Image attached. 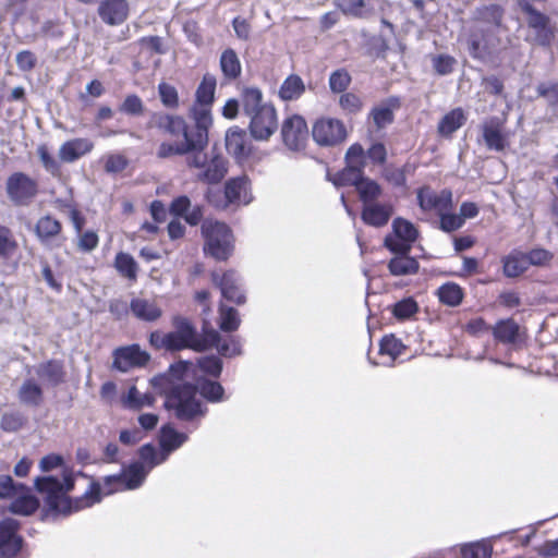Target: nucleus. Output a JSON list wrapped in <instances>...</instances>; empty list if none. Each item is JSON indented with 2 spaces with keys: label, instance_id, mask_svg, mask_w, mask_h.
Segmentation results:
<instances>
[{
  "label": "nucleus",
  "instance_id": "1",
  "mask_svg": "<svg viewBox=\"0 0 558 558\" xmlns=\"http://www.w3.org/2000/svg\"><path fill=\"white\" fill-rule=\"evenodd\" d=\"M34 485L39 493L46 494L43 520L68 517L99 504L105 496L124 490L119 474L92 481L88 489L75 498L66 496L74 488V477L69 472H63L62 478L52 475L39 476Z\"/></svg>",
  "mask_w": 558,
  "mask_h": 558
},
{
  "label": "nucleus",
  "instance_id": "2",
  "mask_svg": "<svg viewBox=\"0 0 558 558\" xmlns=\"http://www.w3.org/2000/svg\"><path fill=\"white\" fill-rule=\"evenodd\" d=\"M189 117L193 121L187 124L180 117L163 112H156L151 116V123L162 132L178 137L181 141L162 142L157 149V157L169 159L174 156H185L191 150L206 148L209 142V118L207 111L197 108H190Z\"/></svg>",
  "mask_w": 558,
  "mask_h": 558
},
{
  "label": "nucleus",
  "instance_id": "3",
  "mask_svg": "<svg viewBox=\"0 0 558 558\" xmlns=\"http://www.w3.org/2000/svg\"><path fill=\"white\" fill-rule=\"evenodd\" d=\"M163 407L172 412L178 421L192 423L195 428L208 412V408L197 397V387L192 383H179L173 387Z\"/></svg>",
  "mask_w": 558,
  "mask_h": 558
},
{
  "label": "nucleus",
  "instance_id": "4",
  "mask_svg": "<svg viewBox=\"0 0 558 558\" xmlns=\"http://www.w3.org/2000/svg\"><path fill=\"white\" fill-rule=\"evenodd\" d=\"M174 328L169 331L173 336V344L175 351L191 349L196 352H204L210 349V345L219 339V332L214 328L203 326L202 333L199 335L196 327L192 322L181 315H174L171 319Z\"/></svg>",
  "mask_w": 558,
  "mask_h": 558
},
{
  "label": "nucleus",
  "instance_id": "5",
  "mask_svg": "<svg viewBox=\"0 0 558 558\" xmlns=\"http://www.w3.org/2000/svg\"><path fill=\"white\" fill-rule=\"evenodd\" d=\"M206 148L191 150L186 156V165L190 168H196L199 172L196 174L198 181L207 184L219 183L228 172L227 159L216 150L209 154Z\"/></svg>",
  "mask_w": 558,
  "mask_h": 558
},
{
  "label": "nucleus",
  "instance_id": "6",
  "mask_svg": "<svg viewBox=\"0 0 558 558\" xmlns=\"http://www.w3.org/2000/svg\"><path fill=\"white\" fill-rule=\"evenodd\" d=\"M201 230L205 239L204 251L206 254L217 260H227L232 255L233 235L225 222L205 219Z\"/></svg>",
  "mask_w": 558,
  "mask_h": 558
},
{
  "label": "nucleus",
  "instance_id": "7",
  "mask_svg": "<svg viewBox=\"0 0 558 558\" xmlns=\"http://www.w3.org/2000/svg\"><path fill=\"white\" fill-rule=\"evenodd\" d=\"M478 34H472L469 40V52L473 59L488 63L495 60L506 48L498 36V29L481 28Z\"/></svg>",
  "mask_w": 558,
  "mask_h": 558
},
{
  "label": "nucleus",
  "instance_id": "8",
  "mask_svg": "<svg viewBox=\"0 0 558 558\" xmlns=\"http://www.w3.org/2000/svg\"><path fill=\"white\" fill-rule=\"evenodd\" d=\"M519 7L526 16L527 26L534 32L532 41L541 47H550L555 32L549 16L535 9L527 0H519Z\"/></svg>",
  "mask_w": 558,
  "mask_h": 558
},
{
  "label": "nucleus",
  "instance_id": "9",
  "mask_svg": "<svg viewBox=\"0 0 558 558\" xmlns=\"http://www.w3.org/2000/svg\"><path fill=\"white\" fill-rule=\"evenodd\" d=\"M5 192L15 206H27L38 194V183L24 172H14L7 179Z\"/></svg>",
  "mask_w": 558,
  "mask_h": 558
},
{
  "label": "nucleus",
  "instance_id": "10",
  "mask_svg": "<svg viewBox=\"0 0 558 558\" xmlns=\"http://www.w3.org/2000/svg\"><path fill=\"white\" fill-rule=\"evenodd\" d=\"M315 143L323 147H333L343 143L348 137L344 123L336 118H320L312 128Z\"/></svg>",
  "mask_w": 558,
  "mask_h": 558
},
{
  "label": "nucleus",
  "instance_id": "11",
  "mask_svg": "<svg viewBox=\"0 0 558 558\" xmlns=\"http://www.w3.org/2000/svg\"><path fill=\"white\" fill-rule=\"evenodd\" d=\"M392 233L384 239V245L389 251L411 252L413 243L418 238V230L415 226L401 217L393 219Z\"/></svg>",
  "mask_w": 558,
  "mask_h": 558
},
{
  "label": "nucleus",
  "instance_id": "12",
  "mask_svg": "<svg viewBox=\"0 0 558 558\" xmlns=\"http://www.w3.org/2000/svg\"><path fill=\"white\" fill-rule=\"evenodd\" d=\"M308 130L303 117L294 114L287 118L281 126V136L284 145L294 151L301 150L305 146Z\"/></svg>",
  "mask_w": 558,
  "mask_h": 558
},
{
  "label": "nucleus",
  "instance_id": "13",
  "mask_svg": "<svg viewBox=\"0 0 558 558\" xmlns=\"http://www.w3.org/2000/svg\"><path fill=\"white\" fill-rule=\"evenodd\" d=\"M250 133L256 141H267L278 129L277 112L272 106L264 107L250 118Z\"/></svg>",
  "mask_w": 558,
  "mask_h": 558
},
{
  "label": "nucleus",
  "instance_id": "14",
  "mask_svg": "<svg viewBox=\"0 0 558 558\" xmlns=\"http://www.w3.org/2000/svg\"><path fill=\"white\" fill-rule=\"evenodd\" d=\"M211 278L213 282L220 289L222 296L227 301L238 305L245 303L246 298L242 289V280L235 271L228 270L221 275L215 271Z\"/></svg>",
  "mask_w": 558,
  "mask_h": 558
},
{
  "label": "nucleus",
  "instance_id": "15",
  "mask_svg": "<svg viewBox=\"0 0 558 558\" xmlns=\"http://www.w3.org/2000/svg\"><path fill=\"white\" fill-rule=\"evenodd\" d=\"M416 197L420 208L424 211L436 210L439 215L452 208V192L448 189L437 193L429 186H423L417 190Z\"/></svg>",
  "mask_w": 558,
  "mask_h": 558
},
{
  "label": "nucleus",
  "instance_id": "16",
  "mask_svg": "<svg viewBox=\"0 0 558 558\" xmlns=\"http://www.w3.org/2000/svg\"><path fill=\"white\" fill-rule=\"evenodd\" d=\"M149 359V354L142 351L137 344L122 347L113 352V367L126 373L133 367L144 366Z\"/></svg>",
  "mask_w": 558,
  "mask_h": 558
},
{
  "label": "nucleus",
  "instance_id": "17",
  "mask_svg": "<svg viewBox=\"0 0 558 558\" xmlns=\"http://www.w3.org/2000/svg\"><path fill=\"white\" fill-rule=\"evenodd\" d=\"M226 148L236 160L242 161L251 155L253 146L246 131L233 126L226 133Z\"/></svg>",
  "mask_w": 558,
  "mask_h": 558
},
{
  "label": "nucleus",
  "instance_id": "18",
  "mask_svg": "<svg viewBox=\"0 0 558 558\" xmlns=\"http://www.w3.org/2000/svg\"><path fill=\"white\" fill-rule=\"evenodd\" d=\"M21 525H0V558H16L25 541L19 534Z\"/></svg>",
  "mask_w": 558,
  "mask_h": 558
},
{
  "label": "nucleus",
  "instance_id": "19",
  "mask_svg": "<svg viewBox=\"0 0 558 558\" xmlns=\"http://www.w3.org/2000/svg\"><path fill=\"white\" fill-rule=\"evenodd\" d=\"M216 86L217 80L215 75L206 73L196 89L195 102L191 107L207 111L209 118V129L213 125L211 105L215 100Z\"/></svg>",
  "mask_w": 558,
  "mask_h": 558
},
{
  "label": "nucleus",
  "instance_id": "20",
  "mask_svg": "<svg viewBox=\"0 0 558 558\" xmlns=\"http://www.w3.org/2000/svg\"><path fill=\"white\" fill-rule=\"evenodd\" d=\"M98 15L108 25H120L129 15L126 0H100Z\"/></svg>",
  "mask_w": 558,
  "mask_h": 558
},
{
  "label": "nucleus",
  "instance_id": "21",
  "mask_svg": "<svg viewBox=\"0 0 558 558\" xmlns=\"http://www.w3.org/2000/svg\"><path fill=\"white\" fill-rule=\"evenodd\" d=\"M393 214V206L389 203H371L363 205L361 219L367 226L381 228L386 226Z\"/></svg>",
  "mask_w": 558,
  "mask_h": 558
},
{
  "label": "nucleus",
  "instance_id": "22",
  "mask_svg": "<svg viewBox=\"0 0 558 558\" xmlns=\"http://www.w3.org/2000/svg\"><path fill=\"white\" fill-rule=\"evenodd\" d=\"M35 374L49 387H57L65 379V371L62 361L49 360L35 366Z\"/></svg>",
  "mask_w": 558,
  "mask_h": 558
},
{
  "label": "nucleus",
  "instance_id": "23",
  "mask_svg": "<svg viewBox=\"0 0 558 558\" xmlns=\"http://www.w3.org/2000/svg\"><path fill=\"white\" fill-rule=\"evenodd\" d=\"M189 439L187 435L178 432L173 426L167 424L160 428L159 446L161 449V460H167L171 452L179 449Z\"/></svg>",
  "mask_w": 558,
  "mask_h": 558
},
{
  "label": "nucleus",
  "instance_id": "24",
  "mask_svg": "<svg viewBox=\"0 0 558 558\" xmlns=\"http://www.w3.org/2000/svg\"><path fill=\"white\" fill-rule=\"evenodd\" d=\"M240 102L245 116L251 118L259 113L264 107H270L272 104L264 100L263 92L253 86L244 87L240 95Z\"/></svg>",
  "mask_w": 558,
  "mask_h": 558
},
{
  "label": "nucleus",
  "instance_id": "25",
  "mask_svg": "<svg viewBox=\"0 0 558 558\" xmlns=\"http://www.w3.org/2000/svg\"><path fill=\"white\" fill-rule=\"evenodd\" d=\"M390 252L396 254L388 263V269L392 276H408L418 271L420 264L416 258L410 256V252Z\"/></svg>",
  "mask_w": 558,
  "mask_h": 558
},
{
  "label": "nucleus",
  "instance_id": "26",
  "mask_svg": "<svg viewBox=\"0 0 558 558\" xmlns=\"http://www.w3.org/2000/svg\"><path fill=\"white\" fill-rule=\"evenodd\" d=\"M94 144L88 138H74L63 143L59 149V157L64 162H73L88 154Z\"/></svg>",
  "mask_w": 558,
  "mask_h": 558
},
{
  "label": "nucleus",
  "instance_id": "27",
  "mask_svg": "<svg viewBox=\"0 0 558 558\" xmlns=\"http://www.w3.org/2000/svg\"><path fill=\"white\" fill-rule=\"evenodd\" d=\"M9 512L14 515L28 517L39 509L40 502L37 497L26 490L20 492L15 497L11 498Z\"/></svg>",
  "mask_w": 558,
  "mask_h": 558
},
{
  "label": "nucleus",
  "instance_id": "28",
  "mask_svg": "<svg viewBox=\"0 0 558 558\" xmlns=\"http://www.w3.org/2000/svg\"><path fill=\"white\" fill-rule=\"evenodd\" d=\"M482 136L489 150L502 151L507 146L506 135L501 132L497 119H493L482 125Z\"/></svg>",
  "mask_w": 558,
  "mask_h": 558
},
{
  "label": "nucleus",
  "instance_id": "29",
  "mask_svg": "<svg viewBox=\"0 0 558 558\" xmlns=\"http://www.w3.org/2000/svg\"><path fill=\"white\" fill-rule=\"evenodd\" d=\"M250 186L251 182L247 175L229 179L225 185V196L228 203L243 199L244 204H248L251 202V197L247 196Z\"/></svg>",
  "mask_w": 558,
  "mask_h": 558
},
{
  "label": "nucleus",
  "instance_id": "30",
  "mask_svg": "<svg viewBox=\"0 0 558 558\" xmlns=\"http://www.w3.org/2000/svg\"><path fill=\"white\" fill-rule=\"evenodd\" d=\"M148 470L140 462H133L123 468L119 474L124 490H133L141 487L147 477Z\"/></svg>",
  "mask_w": 558,
  "mask_h": 558
},
{
  "label": "nucleus",
  "instance_id": "31",
  "mask_svg": "<svg viewBox=\"0 0 558 558\" xmlns=\"http://www.w3.org/2000/svg\"><path fill=\"white\" fill-rule=\"evenodd\" d=\"M505 10L498 4H488L476 8L474 20L486 25L485 28L499 29L502 23Z\"/></svg>",
  "mask_w": 558,
  "mask_h": 558
},
{
  "label": "nucleus",
  "instance_id": "32",
  "mask_svg": "<svg viewBox=\"0 0 558 558\" xmlns=\"http://www.w3.org/2000/svg\"><path fill=\"white\" fill-rule=\"evenodd\" d=\"M134 316L144 322H156L162 315V310L153 301L135 298L130 303Z\"/></svg>",
  "mask_w": 558,
  "mask_h": 558
},
{
  "label": "nucleus",
  "instance_id": "33",
  "mask_svg": "<svg viewBox=\"0 0 558 558\" xmlns=\"http://www.w3.org/2000/svg\"><path fill=\"white\" fill-rule=\"evenodd\" d=\"M43 388L33 378L26 379L21 385L17 397L22 404L36 408L43 401Z\"/></svg>",
  "mask_w": 558,
  "mask_h": 558
},
{
  "label": "nucleus",
  "instance_id": "34",
  "mask_svg": "<svg viewBox=\"0 0 558 558\" xmlns=\"http://www.w3.org/2000/svg\"><path fill=\"white\" fill-rule=\"evenodd\" d=\"M465 120L461 108L452 109L438 123V133L444 137H449L464 124Z\"/></svg>",
  "mask_w": 558,
  "mask_h": 558
},
{
  "label": "nucleus",
  "instance_id": "35",
  "mask_svg": "<svg viewBox=\"0 0 558 558\" xmlns=\"http://www.w3.org/2000/svg\"><path fill=\"white\" fill-rule=\"evenodd\" d=\"M305 92L303 80L296 75H289L280 86L279 96L282 100L290 101L299 99Z\"/></svg>",
  "mask_w": 558,
  "mask_h": 558
},
{
  "label": "nucleus",
  "instance_id": "36",
  "mask_svg": "<svg viewBox=\"0 0 558 558\" xmlns=\"http://www.w3.org/2000/svg\"><path fill=\"white\" fill-rule=\"evenodd\" d=\"M504 275L508 278H515L527 270V262L524 253L514 251L504 257Z\"/></svg>",
  "mask_w": 558,
  "mask_h": 558
},
{
  "label": "nucleus",
  "instance_id": "37",
  "mask_svg": "<svg viewBox=\"0 0 558 558\" xmlns=\"http://www.w3.org/2000/svg\"><path fill=\"white\" fill-rule=\"evenodd\" d=\"M440 303L456 307L461 304L464 292L463 289L456 282H446L441 284L436 292Z\"/></svg>",
  "mask_w": 558,
  "mask_h": 558
},
{
  "label": "nucleus",
  "instance_id": "38",
  "mask_svg": "<svg viewBox=\"0 0 558 558\" xmlns=\"http://www.w3.org/2000/svg\"><path fill=\"white\" fill-rule=\"evenodd\" d=\"M220 69L227 80H235L241 74V62L236 52L228 48L220 56Z\"/></svg>",
  "mask_w": 558,
  "mask_h": 558
},
{
  "label": "nucleus",
  "instance_id": "39",
  "mask_svg": "<svg viewBox=\"0 0 558 558\" xmlns=\"http://www.w3.org/2000/svg\"><path fill=\"white\" fill-rule=\"evenodd\" d=\"M195 386L197 387V393L199 392L210 403H218L227 399L225 388L218 381L202 379Z\"/></svg>",
  "mask_w": 558,
  "mask_h": 558
},
{
  "label": "nucleus",
  "instance_id": "40",
  "mask_svg": "<svg viewBox=\"0 0 558 558\" xmlns=\"http://www.w3.org/2000/svg\"><path fill=\"white\" fill-rule=\"evenodd\" d=\"M364 175L362 165H347L345 168L337 173L332 179V183L336 186L353 185L357 187L360 181Z\"/></svg>",
  "mask_w": 558,
  "mask_h": 558
},
{
  "label": "nucleus",
  "instance_id": "41",
  "mask_svg": "<svg viewBox=\"0 0 558 558\" xmlns=\"http://www.w3.org/2000/svg\"><path fill=\"white\" fill-rule=\"evenodd\" d=\"M493 335L502 343H513L519 335V325L511 318L499 320L493 329Z\"/></svg>",
  "mask_w": 558,
  "mask_h": 558
},
{
  "label": "nucleus",
  "instance_id": "42",
  "mask_svg": "<svg viewBox=\"0 0 558 558\" xmlns=\"http://www.w3.org/2000/svg\"><path fill=\"white\" fill-rule=\"evenodd\" d=\"M61 231V223L59 220L47 215L41 217L35 227V232L43 243L57 236Z\"/></svg>",
  "mask_w": 558,
  "mask_h": 558
},
{
  "label": "nucleus",
  "instance_id": "43",
  "mask_svg": "<svg viewBox=\"0 0 558 558\" xmlns=\"http://www.w3.org/2000/svg\"><path fill=\"white\" fill-rule=\"evenodd\" d=\"M356 191L363 205L375 203L381 195V186L373 179L363 175L360 181Z\"/></svg>",
  "mask_w": 558,
  "mask_h": 558
},
{
  "label": "nucleus",
  "instance_id": "44",
  "mask_svg": "<svg viewBox=\"0 0 558 558\" xmlns=\"http://www.w3.org/2000/svg\"><path fill=\"white\" fill-rule=\"evenodd\" d=\"M211 348H216L217 352L225 357H232L242 354V343L238 336H230L222 340L219 335V339L210 345V349Z\"/></svg>",
  "mask_w": 558,
  "mask_h": 558
},
{
  "label": "nucleus",
  "instance_id": "45",
  "mask_svg": "<svg viewBox=\"0 0 558 558\" xmlns=\"http://www.w3.org/2000/svg\"><path fill=\"white\" fill-rule=\"evenodd\" d=\"M155 402V398L149 393H141L135 386L129 388L123 404L131 410H141L143 407H150Z\"/></svg>",
  "mask_w": 558,
  "mask_h": 558
},
{
  "label": "nucleus",
  "instance_id": "46",
  "mask_svg": "<svg viewBox=\"0 0 558 558\" xmlns=\"http://www.w3.org/2000/svg\"><path fill=\"white\" fill-rule=\"evenodd\" d=\"M220 324L219 327L222 331H235L241 324L239 312L231 306L220 305Z\"/></svg>",
  "mask_w": 558,
  "mask_h": 558
},
{
  "label": "nucleus",
  "instance_id": "47",
  "mask_svg": "<svg viewBox=\"0 0 558 558\" xmlns=\"http://www.w3.org/2000/svg\"><path fill=\"white\" fill-rule=\"evenodd\" d=\"M336 3L347 15L363 17L369 12L368 0H336Z\"/></svg>",
  "mask_w": 558,
  "mask_h": 558
},
{
  "label": "nucleus",
  "instance_id": "48",
  "mask_svg": "<svg viewBox=\"0 0 558 558\" xmlns=\"http://www.w3.org/2000/svg\"><path fill=\"white\" fill-rule=\"evenodd\" d=\"M369 116L378 130L391 124L395 119L392 106L389 102H384L374 107Z\"/></svg>",
  "mask_w": 558,
  "mask_h": 558
},
{
  "label": "nucleus",
  "instance_id": "49",
  "mask_svg": "<svg viewBox=\"0 0 558 558\" xmlns=\"http://www.w3.org/2000/svg\"><path fill=\"white\" fill-rule=\"evenodd\" d=\"M351 81L352 77L345 69H338L331 72L328 84L331 93L342 94L348 89Z\"/></svg>",
  "mask_w": 558,
  "mask_h": 558
},
{
  "label": "nucleus",
  "instance_id": "50",
  "mask_svg": "<svg viewBox=\"0 0 558 558\" xmlns=\"http://www.w3.org/2000/svg\"><path fill=\"white\" fill-rule=\"evenodd\" d=\"M26 489L24 484L15 482L12 476L0 474V499H11Z\"/></svg>",
  "mask_w": 558,
  "mask_h": 558
},
{
  "label": "nucleus",
  "instance_id": "51",
  "mask_svg": "<svg viewBox=\"0 0 558 558\" xmlns=\"http://www.w3.org/2000/svg\"><path fill=\"white\" fill-rule=\"evenodd\" d=\"M462 558H490L492 546L485 542H475L463 545L461 548Z\"/></svg>",
  "mask_w": 558,
  "mask_h": 558
},
{
  "label": "nucleus",
  "instance_id": "52",
  "mask_svg": "<svg viewBox=\"0 0 558 558\" xmlns=\"http://www.w3.org/2000/svg\"><path fill=\"white\" fill-rule=\"evenodd\" d=\"M145 106L143 100L135 94L128 95L119 106V111L132 116L140 117L144 113Z\"/></svg>",
  "mask_w": 558,
  "mask_h": 558
},
{
  "label": "nucleus",
  "instance_id": "53",
  "mask_svg": "<svg viewBox=\"0 0 558 558\" xmlns=\"http://www.w3.org/2000/svg\"><path fill=\"white\" fill-rule=\"evenodd\" d=\"M116 267L124 277L129 279L136 278L137 265L131 255L119 253L116 257Z\"/></svg>",
  "mask_w": 558,
  "mask_h": 558
},
{
  "label": "nucleus",
  "instance_id": "54",
  "mask_svg": "<svg viewBox=\"0 0 558 558\" xmlns=\"http://www.w3.org/2000/svg\"><path fill=\"white\" fill-rule=\"evenodd\" d=\"M197 366L207 375L219 377L222 372V361L216 355H206L197 360Z\"/></svg>",
  "mask_w": 558,
  "mask_h": 558
},
{
  "label": "nucleus",
  "instance_id": "55",
  "mask_svg": "<svg viewBox=\"0 0 558 558\" xmlns=\"http://www.w3.org/2000/svg\"><path fill=\"white\" fill-rule=\"evenodd\" d=\"M403 349L404 345L401 340L396 338L393 335L385 336L379 344V353L387 354L392 359L401 355Z\"/></svg>",
  "mask_w": 558,
  "mask_h": 558
},
{
  "label": "nucleus",
  "instance_id": "56",
  "mask_svg": "<svg viewBox=\"0 0 558 558\" xmlns=\"http://www.w3.org/2000/svg\"><path fill=\"white\" fill-rule=\"evenodd\" d=\"M418 311L417 303L412 298H405L393 305L392 314L398 319H408Z\"/></svg>",
  "mask_w": 558,
  "mask_h": 558
},
{
  "label": "nucleus",
  "instance_id": "57",
  "mask_svg": "<svg viewBox=\"0 0 558 558\" xmlns=\"http://www.w3.org/2000/svg\"><path fill=\"white\" fill-rule=\"evenodd\" d=\"M158 94H159L160 101L165 107H167L169 109L178 108L179 96H178V92H177L175 87H173L172 85H170L168 83L162 82L158 85Z\"/></svg>",
  "mask_w": 558,
  "mask_h": 558
},
{
  "label": "nucleus",
  "instance_id": "58",
  "mask_svg": "<svg viewBox=\"0 0 558 558\" xmlns=\"http://www.w3.org/2000/svg\"><path fill=\"white\" fill-rule=\"evenodd\" d=\"M138 456L143 462L148 465V472L163 463L166 460H161V451L157 452L156 448L151 444H145L138 449Z\"/></svg>",
  "mask_w": 558,
  "mask_h": 558
},
{
  "label": "nucleus",
  "instance_id": "59",
  "mask_svg": "<svg viewBox=\"0 0 558 558\" xmlns=\"http://www.w3.org/2000/svg\"><path fill=\"white\" fill-rule=\"evenodd\" d=\"M339 106L347 114H356L363 108L361 98L354 93H342L339 98Z\"/></svg>",
  "mask_w": 558,
  "mask_h": 558
},
{
  "label": "nucleus",
  "instance_id": "60",
  "mask_svg": "<svg viewBox=\"0 0 558 558\" xmlns=\"http://www.w3.org/2000/svg\"><path fill=\"white\" fill-rule=\"evenodd\" d=\"M149 343L156 350L165 349L167 351L177 352L173 344V336L169 332L162 333L159 330L151 331L149 335Z\"/></svg>",
  "mask_w": 558,
  "mask_h": 558
},
{
  "label": "nucleus",
  "instance_id": "61",
  "mask_svg": "<svg viewBox=\"0 0 558 558\" xmlns=\"http://www.w3.org/2000/svg\"><path fill=\"white\" fill-rule=\"evenodd\" d=\"M432 64L438 75L445 76L453 71L456 59L448 54H436L432 57Z\"/></svg>",
  "mask_w": 558,
  "mask_h": 558
},
{
  "label": "nucleus",
  "instance_id": "62",
  "mask_svg": "<svg viewBox=\"0 0 558 558\" xmlns=\"http://www.w3.org/2000/svg\"><path fill=\"white\" fill-rule=\"evenodd\" d=\"M383 177L395 187H403L407 184L405 171L402 168L387 166L383 170Z\"/></svg>",
  "mask_w": 558,
  "mask_h": 558
},
{
  "label": "nucleus",
  "instance_id": "63",
  "mask_svg": "<svg viewBox=\"0 0 558 558\" xmlns=\"http://www.w3.org/2000/svg\"><path fill=\"white\" fill-rule=\"evenodd\" d=\"M527 266H545L554 257L553 253L545 248H533L527 253H524Z\"/></svg>",
  "mask_w": 558,
  "mask_h": 558
},
{
  "label": "nucleus",
  "instance_id": "64",
  "mask_svg": "<svg viewBox=\"0 0 558 558\" xmlns=\"http://www.w3.org/2000/svg\"><path fill=\"white\" fill-rule=\"evenodd\" d=\"M538 96L544 97L549 106H558V83H541L536 87Z\"/></svg>",
  "mask_w": 558,
  "mask_h": 558
}]
</instances>
